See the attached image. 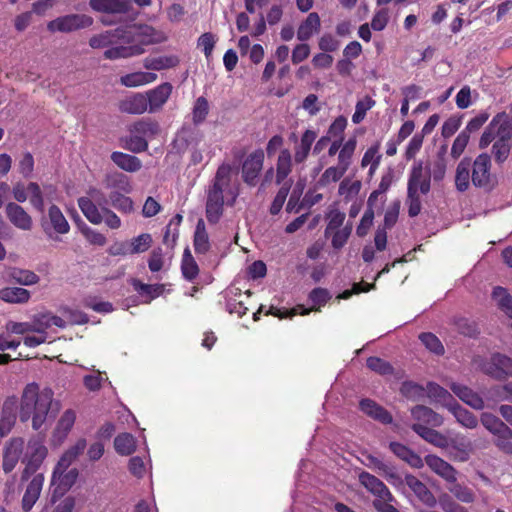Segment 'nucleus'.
I'll list each match as a JSON object with an SVG mask.
<instances>
[{"label": "nucleus", "mask_w": 512, "mask_h": 512, "mask_svg": "<svg viewBox=\"0 0 512 512\" xmlns=\"http://www.w3.org/2000/svg\"><path fill=\"white\" fill-rule=\"evenodd\" d=\"M47 456L48 449L41 437H32L28 440L26 452L22 457L24 468L20 476L21 482L29 481L21 500L24 512H29L40 497L45 477L43 473H37V471Z\"/></svg>", "instance_id": "obj_1"}, {"label": "nucleus", "mask_w": 512, "mask_h": 512, "mask_svg": "<svg viewBox=\"0 0 512 512\" xmlns=\"http://www.w3.org/2000/svg\"><path fill=\"white\" fill-rule=\"evenodd\" d=\"M58 411V402L54 401V392L51 388H41L39 384L28 383L21 394L19 404V418L22 423L31 419L32 428L39 430L53 412Z\"/></svg>", "instance_id": "obj_2"}, {"label": "nucleus", "mask_w": 512, "mask_h": 512, "mask_svg": "<svg viewBox=\"0 0 512 512\" xmlns=\"http://www.w3.org/2000/svg\"><path fill=\"white\" fill-rule=\"evenodd\" d=\"M140 34L133 41H119L104 51L105 59L116 60L121 58H130L141 55L145 52V47L161 41L159 33L156 29L149 25H132Z\"/></svg>", "instance_id": "obj_3"}, {"label": "nucleus", "mask_w": 512, "mask_h": 512, "mask_svg": "<svg viewBox=\"0 0 512 512\" xmlns=\"http://www.w3.org/2000/svg\"><path fill=\"white\" fill-rule=\"evenodd\" d=\"M232 168L229 164L218 167L212 184L207 190L205 206L206 219L210 224H217L224 212V190L231 182Z\"/></svg>", "instance_id": "obj_4"}, {"label": "nucleus", "mask_w": 512, "mask_h": 512, "mask_svg": "<svg viewBox=\"0 0 512 512\" xmlns=\"http://www.w3.org/2000/svg\"><path fill=\"white\" fill-rule=\"evenodd\" d=\"M431 190V170L424 166L423 161H415L411 167L407 182L408 215L416 217L420 214L422 203L420 194L427 195Z\"/></svg>", "instance_id": "obj_5"}, {"label": "nucleus", "mask_w": 512, "mask_h": 512, "mask_svg": "<svg viewBox=\"0 0 512 512\" xmlns=\"http://www.w3.org/2000/svg\"><path fill=\"white\" fill-rule=\"evenodd\" d=\"M133 26H120L113 30H106L102 33L93 35L89 39V45L93 49L106 48L119 43V41H133L140 34Z\"/></svg>", "instance_id": "obj_6"}, {"label": "nucleus", "mask_w": 512, "mask_h": 512, "mask_svg": "<svg viewBox=\"0 0 512 512\" xmlns=\"http://www.w3.org/2000/svg\"><path fill=\"white\" fill-rule=\"evenodd\" d=\"M93 24V18L86 14H68L57 17L48 22V31L70 33L83 28L90 27Z\"/></svg>", "instance_id": "obj_7"}, {"label": "nucleus", "mask_w": 512, "mask_h": 512, "mask_svg": "<svg viewBox=\"0 0 512 512\" xmlns=\"http://www.w3.org/2000/svg\"><path fill=\"white\" fill-rule=\"evenodd\" d=\"M25 441L22 437H12L4 445L2 454V470L5 474L11 473L22 461Z\"/></svg>", "instance_id": "obj_8"}, {"label": "nucleus", "mask_w": 512, "mask_h": 512, "mask_svg": "<svg viewBox=\"0 0 512 512\" xmlns=\"http://www.w3.org/2000/svg\"><path fill=\"white\" fill-rule=\"evenodd\" d=\"M471 181L475 187L491 188V158L487 153H482L471 163Z\"/></svg>", "instance_id": "obj_9"}, {"label": "nucleus", "mask_w": 512, "mask_h": 512, "mask_svg": "<svg viewBox=\"0 0 512 512\" xmlns=\"http://www.w3.org/2000/svg\"><path fill=\"white\" fill-rule=\"evenodd\" d=\"M264 151L257 149L250 153L242 165V179L249 186H255L263 168Z\"/></svg>", "instance_id": "obj_10"}, {"label": "nucleus", "mask_w": 512, "mask_h": 512, "mask_svg": "<svg viewBox=\"0 0 512 512\" xmlns=\"http://www.w3.org/2000/svg\"><path fill=\"white\" fill-rule=\"evenodd\" d=\"M67 468H60L57 471V465L55 466L52 477L51 486L53 487L52 498L62 497L76 482L78 478V470L73 468L65 473Z\"/></svg>", "instance_id": "obj_11"}, {"label": "nucleus", "mask_w": 512, "mask_h": 512, "mask_svg": "<svg viewBox=\"0 0 512 512\" xmlns=\"http://www.w3.org/2000/svg\"><path fill=\"white\" fill-rule=\"evenodd\" d=\"M20 401L15 395L5 399L0 414V440L7 436L16 423V409Z\"/></svg>", "instance_id": "obj_12"}, {"label": "nucleus", "mask_w": 512, "mask_h": 512, "mask_svg": "<svg viewBox=\"0 0 512 512\" xmlns=\"http://www.w3.org/2000/svg\"><path fill=\"white\" fill-rule=\"evenodd\" d=\"M90 8L98 13L125 15L132 9L130 0H89Z\"/></svg>", "instance_id": "obj_13"}, {"label": "nucleus", "mask_w": 512, "mask_h": 512, "mask_svg": "<svg viewBox=\"0 0 512 512\" xmlns=\"http://www.w3.org/2000/svg\"><path fill=\"white\" fill-rule=\"evenodd\" d=\"M5 214L9 222L17 229L23 231H30L32 229V217L18 203H7L5 206Z\"/></svg>", "instance_id": "obj_14"}, {"label": "nucleus", "mask_w": 512, "mask_h": 512, "mask_svg": "<svg viewBox=\"0 0 512 512\" xmlns=\"http://www.w3.org/2000/svg\"><path fill=\"white\" fill-rule=\"evenodd\" d=\"M484 371L498 380L505 379L506 376H512V358L495 353L491 356L490 362L485 366Z\"/></svg>", "instance_id": "obj_15"}, {"label": "nucleus", "mask_w": 512, "mask_h": 512, "mask_svg": "<svg viewBox=\"0 0 512 512\" xmlns=\"http://www.w3.org/2000/svg\"><path fill=\"white\" fill-rule=\"evenodd\" d=\"M359 482L370 493L378 497L380 501L392 502L394 500L393 495L389 491L388 487L376 476L363 471L359 474Z\"/></svg>", "instance_id": "obj_16"}, {"label": "nucleus", "mask_w": 512, "mask_h": 512, "mask_svg": "<svg viewBox=\"0 0 512 512\" xmlns=\"http://www.w3.org/2000/svg\"><path fill=\"white\" fill-rule=\"evenodd\" d=\"M173 86L169 82L162 83L146 92L147 110L154 113L160 110L169 99Z\"/></svg>", "instance_id": "obj_17"}, {"label": "nucleus", "mask_w": 512, "mask_h": 512, "mask_svg": "<svg viewBox=\"0 0 512 512\" xmlns=\"http://www.w3.org/2000/svg\"><path fill=\"white\" fill-rule=\"evenodd\" d=\"M424 460L426 465L447 483H454L457 480L458 471L439 456L427 455Z\"/></svg>", "instance_id": "obj_18"}, {"label": "nucleus", "mask_w": 512, "mask_h": 512, "mask_svg": "<svg viewBox=\"0 0 512 512\" xmlns=\"http://www.w3.org/2000/svg\"><path fill=\"white\" fill-rule=\"evenodd\" d=\"M509 122H505L500 124L498 127V134H500V138L494 142L492 147V153L494 155V159L497 163L501 164L508 158L510 154V144L508 140L511 137V132L508 130Z\"/></svg>", "instance_id": "obj_19"}, {"label": "nucleus", "mask_w": 512, "mask_h": 512, "mask_svg": "<svg viewBox=\"0 0 512 512\" xmlns=\"http://www.w3.org/2000/svg\"><path fill=\"white\" fill-rule=\"evenodd\" d=\"M411 429L422 439L435 447L445 449L450 446V439L432 427L430 428L422 424H412Z\"/></svg>", "instance_id": "obj_20"}, {"label": "nucleus", "mask_w": 512, "mask_h": 512, "mask_svg": "<svg viewBox=\"0 0 512 512\" xmlns=\"http://www.w3.org/2000/svg\"><path fill=\"white\" fill-rule=\"evenodd\" d=\"M411 416L415 424H422L427 427H440L443 424V417L431 408L424 405H416L411 409Z\"/></svg>", "instance_id": "obj_21"}, {"label": "nucleus", "mask_w": 512, "mask_h": 512, "mask_svg": "<svg viewBox=\"0 0 512 512\" xmlns=\"http://www.w3.org/2000/svg\"><path fill=\"white\" fill-rule=\"evenodd\" d=\"M76 420V414L73 410H66L60 417L52 435L54 445H60L67 438Z\"/></svg>", "instance_id": "obj_22"}, {"label": "nucleus", "mask_w": 512, "mask_h": 512, "mask_svg": "<svg viewBox=\"0 0 512 512\" xmlns=\"http://www.w3.org/2000/svg\"><path fill=\"white\" fill-rule=\"evenodd\" d=\"M405 484L413 491L416 497L425 505L433 507L436 498L428 487L414 475L405 476Z\"/></svg>", "instance_id": "obj_23"}, {"label": "nucleus", "mask_w": 512, "mask_h": 512, "mask_svg": "<svg viewBox=\"0 0 512 512\" xmlns=\"http://www.w3.org/2000/svg\"><path fill=\"white\" fill-rule=\"evenodd\" d=\"M359 406L363 413L382 424H391L393 421L391 413L374 400L368 398L362 399Z\"/></svg>", "instance_id": "obj_24"}, {"label": "nucleus", "mask_w": 512, "mask_h": 512, "mask_svg": "<svg viewBox=\"0 0 512 512\" xmlns=\"http://www.w3.org/2000/svg\"><path fill=\"white\" fill-rule=\"evenodd\" d=\"M316 138V131L311 129L304 131V133L301 135L299 143H297L294 148V161L296 164H302L307 160Z\"/></svg>", "instance_id": "obj_25"}, {"label": "nucleus", "mask_w": 512, "mask_h": 512, "mask_svg": "<svg viewBox=\"0 0 512 512\" xmlns=\"http://www.w3.org/2000/svg\"><path fill=\"white\" fill-rule=\"evenodd\" d=\"M180 58L177 55L149 56L143 60V66L147 70L161 71L175 68L179 65Z\"/></svg>", "instance_id": "obj_26"}, {"label": "nucleus", "mask_w": 512, "mask_h": 512, "mask_svg": "<svg viewBox=\"0 0 512 512\" xmlns=\"http://www.w3.org/2000/svg\"><path fill=\"white\" fill-rule=\"evenodd\" d=\"M103 183L106 188L125 194H129L133 190L130 178L126 174L118 171L106 173Z\"/></svg>", "instance_id": "obj_27"}, {"label": "nucleus", "mask_w": 512, "mask_h": 512, "mask_svg": "<svg viewBox=\"0 0 512 512\" xmlns=\"http://www.w3.org/2000/svg\"><path fill=\"white\" fill-rule=\"evenodd\" d=\"M449 388L456 396L472 408L478 410L483 409V399L469 387L459 383H451Z\"/></svg>", "instance_id": "obj_28"}, {"label": "nucleus", "mask_w": 512, "mask_h": 512, "mask_svg": "<svg viewBox=\"0 0 512 512\" xmlns=\"http://www.w3.org/2000/svg\"><path fill=\"white\" fill-rule=\"evenodd\" d=\"M118 108L121 112L127 114H143L147 111V101L142 93H135L122 99Z\"/></svg>", "instance_id": "obj_29"}, {"label": "nucleus", "mask_w": 512, "mask_h": 512, "mask_svg": "<svg viewBox=\"0 0 512 512\" xmlns=\"http://www.w3.org/2000/svg\"><path fill=\"white\" fill-rule=\"evenodd\" d=\"M129 133H134L145 141L153 139L160 132V126L158 122L151 119H141L134 122L128 128Z\"/></svg>", "instance_id": "obj_30"}, {"label": "nucleus", "mask_w": 512, "mask_h": 512, "mask_svg": "<svg viewBox=\"0 0 512 512\" xmlns=\"http://www.w3.org/2000/svg\"><path fill=\"white\" fill-rule=\"evenodd\" d=\"M321 21L318 13L311 12L306 19L302 21L297 29L298 40L305 42L308 41L314 33L319 32Z\"/></svg>", "instance_id": "obj_31"}, {"label": "nucleus", "mask_w": 512, "mask_h": 512, "mask_svg": "<svg viewBox=\"0 0 512 512\" xmlns=\"http://www.w3.org/2000/svg\"><path fill=\"white\" fill-rule=\"evenodd\" d=\"M110 158L118 168L129 173L137 172L142 168V161L131 154L114 151Z\"/></svg>", "instance_id": "obj_32"}, {"label": "nucleus", "mask_w": 512, "mask_h": 512, "mask_svg": "<svg viewBox=\"0 0 512 512\" xmlns=\"http://www.w3.org/2000/svg\"><path fill=\"white\" fill-rule=\"evenodd\" d=\"M389 448L398 458L407 462L410 466L414 468L423 466L422 458L406 445L399 442H390Z\"/></svg>", "instance_id": "obj_33"}, {"label": "nucleus", "mask_w": 512, "mask_h": 512, "mask_svg": "<svg viewBox=\"0 0 512 512\" xmlns=\"http://www.w3.org/2000/svg\"><path fill=\"white\" fill-rule=\"evenodd\" d=\"M131 284L134 290L143 298L145 303H150L163 294V284H145L139 279H132Z\"/></svg>", "instance_id": "obj_34"}, {"label": "nucleus", "mask_w": 512, "mask_h": 512, "mask_svg": "<svg viewBox=\"0 0 512 512\" xmlns=\"http://www.w3.org/2000/svg\"><path fill=\"white\" fill-rule=\"evenodd\" d=\"M193 246L196 254H206L211 247L209 235L205 227V222L202 218L198 219L196 224Z\"/></svg>", "instance_id": "obj_35"}, {"label": "nucleus", "mask_w": 512, "mask_h": 512, "mask_svg": "<svg viewBox=\"0 0 512 512\" xmlns=\"http://www.w3.org/2000/svg\"><path fill=\"white\" fill-rule=\"evenodd\" d=\"M78 206L83 213V215L87 218L89 222L92 224L98 225L103 221V212L102 209L99 210L97 205L93 202L89 197H80L78 199Z\"/></svg>", "instance_id": "obj_36"}, {"label": "nucleus", "mask_w": 512, "mask_h": 512, "mask_svg": "<svg viewBox=\"0 0 512 512\" xmlns=\"http://www.w3.org/2000/svg\"><path fill=\"white\" fill-rule=\"evenodd\" d=\"M471 159L468 157L463 158L456 168L455 186L460 192H465L470 185L471 179Z\"/></svg>", "instance_id": "obj_37"}, {"label": "nucleus", "mask_w": 512, "mask_h": 512, "mask_svg": "<svg viewBox=\"0 0 512 512\" xmlns=\"http://www.w3.org/2000/svg\"><path fill=\"white\" fill-rule=\"evenodd\" d=\"M309 300L313 303V307L306 309L303 306L299 308L300 315H307L310 311H319L331 298L330 293L327 289L317 287L309 293Z\"/></svg>", "instance_id": "obj_38"}, {"label": "nucleus", "mask_w": 512, "mask_h": 512, "mask_svg": "<svg viewBox=\"0 0 512 512\" xmlns=\"http://www.w3.org/2000/svg\"><path fill=\"white\" fill-rule=\"evenodd\" d=\"M493 444L502 453L512 456V429L505 425L494 435Z\"/></svg>", "instance_id": "obj_39"}, {"label": "nucleus", "mask_w": 512, "mask_h": 512, "mask_svg": "<svg viewBox=\"0 0 512 512\" xmlns=\"http://www.w3.org/2000/svg\"><path fill=\"white\" fill-rule=\"evenodd\" d=\"M157 79V75L152 72H133L121 76L120 83L126 87H138L152 83Z\"/></svg>", "instance_id": "obj_40"}, {"label": "nucleus", "mask_w": 512, "mask_h": 512, "mask_svg": "<svg viewBox=\"0 0 512 512\" xmlns=\"http://www.w3.org/2000/svg\"><path fill=\"white\" fill-rule=\"evenodd\" d=\"M292 171V157L288 149H283L277 159L276 164V182H283Z\"/></svg>", "instance_id": "obj_41"}, {"label": "nucleus", "mask_w": 512, "mask_h": 512, "mask_svg": "<svg viewBox=\"0 0 512 512\" xmlns=\"http://www.w3.org/2000/svg\"><path fill=\"white\" fill-rule=\"evenodd\" d=\"M0 299L7 303H26L30 292L21 287H5L0 289Z\"/></svg>", "instance_id": "obj_42"}, {"label": "nucleus", "mask_w": 512, "mask_h": 512, "mask_svg": "<svg viewBox=\"0 0 512 512\" xmlns=\"http://www.w3.org/2000/svg\"><path fill=\"white\" fill-rule=\"evenodd\" d=\"M87 446V442L84 438H80L77 442L70 447L59 459L57 463V470L60 468H68V466L84 452ZM58 471H56L57 473Z\"/></svg>", "instance_id": "obj_43"}, {"label": "nucleus", "mask_w": 512, "mask_h": 512, "mask_svg": "<svg viewBox=\"0 0 512 512\" xmlns=\"http://www.w3.org/2000/svg\"><path fill=\"white\" fill-rule=\"evenodd\" d=\"M181 272L183 277L189 282H193L199 274V266L189 248L184 250L181 261Z\"/></svg>", "instance_id": "obj_44"}, {"label": "nucleus", "mask_w": 512, "mask_h": 512, "mask_svg": "<svg viewBox=\"0 0 512 512\" xmlns=\"http://www.w3.org/2000/svg\"><path fill=\"white\" fill-rule=\"evenodd\" d=\"M48 217L55 232L59 234H66L69 232V223L58 206L54 204L50 206L48 210Z\"/></svg>", "instance_id": "obj_45"}, {"label": "nucleus", "mask_w": 512, "mask_h": 512, "mask_svg": "<svg viewBox=\"0 0 512 512\" xmlns=\"http://www.w3.org/2000/svg\"><path fill=\"white\" fill-rule=\"evenodd\" d=\"M503 119H507V115L503 113H498L493 117L489 125L485 128L483 134L481 135L479 141V147L481 149L486 148L489 144L495 139L497 126L506 121L502 122Z\"/></svg>", "instance_id": "obj_46"}, {"label": "nucleus", "mask_w": 512, "mask_h": 512, "mask_svg": "<svg viewBox=\"0 0 512 512\" xmlns=\"http://www.w3.org/2000/svg\"><path fill=\"white\" fill-rule=\"evenodd\" d=\"M111 205L123 214H130L134 211L133 200L123 192L112 191L109 194Z\"/></svg>", "instance_id": "obj_47"}, {"label": "nucleus", "mask_w": 512, "mask_h": 512, "mask_svg": "<svg viewBox=\"0 0 512 512\" xmlns=\"http://www.w3.org/2000/svg\"><path fill=\"white\" fill-rule=\"evenodd\" d=\"M114 448L120 455H131L136 449L135 438L130 433H121L114 439Z\"/></svg>", "instance_id": "obj_48"}, {"label": "nucleus", "mask_w": 512, "mask_h": 512, "mask_svg": "<svg viewBox=\"0 0 512 512\" xmlns=\"http://www.w3.org/2000/svg\"><path fill=\"white\" fill-rule=\"evenodd\" d=\"M400 393L408 400L420 401L424 399L426 395V389L416 382L404 381L401 384Z\"/></svg>", "instance_id": "obj_49"}, {"label": "nucleus", "mask_w": 512, "mask_h": 512, "mask_svg": "<svg viewBox=\"0 0 512 512\" xmlns=\"http://www.w3.org/2000/svg\"><path fill=\"white\" fill-rule=\"evenodd\" d=\"M448 484L449 492L460 502L470 504L475 501V494L468 486L458 483L457 480L454 483Z\"/></svg>", "instance_id": "obj_50"}, {"label": "nucleus", "mask_w": 512, "mask_h": 512, "mask_svg": "<svg viewBox=\"0 0 512 512\" xmlns=\"http://www.w3.org/2000/svg\"><path fill=\"white\" fill-rule=\"evenodd\" d=\"M452 412L456 418V420L464 427L473 429L476 428L478 425V419L477 417L467 410L466 408H463L460 405H456L452 407Z\"/></svg>", "instance_id": "obj_51"}, {"label": "nucleus", "mask_w": 512, "mask_h": 512, "mask_svg": "<svg viewBox=\"0 0 512 512\" xmlns=\"http://www.w3.org/2000/svg\"><path fill=\"white\" fill-rule=\"evenodd\" d=\"M454 325L457 331L470 338H474L479 334V328L474 320L466 317H458L454 319Z\"/></svg>", "instance_id": "obj_52"}, {"label": "nucleus", "mask_w": 512, "mask_h": 512, "mask_svg": "<svg viewBox=\"0 0 512 512\" xmlns=\"http://www.w3.org/2000/svg\"><path fill=\"white\" fill-rule=\"evenodd\" d=\"M348 168L343 166L342 164H337V166L328 167L319 179V183L322 186H326L330 183L339 181L343 175L346 173Z\"/></svg>", "instance_id": "obj_53"}, {"label": "nucleus", "mask_w": 512, "mask_h": 512, "mask_svg": "<svg viewBox=\"0 0 512 512\" xmlns=\"http://www.w3.org/2000/svg\"><path fill=\"white\" fill-rule=\"evenodd\" d=\"M122 147L133 153L145 152L148 149V141L144 138L137 136L134 133H130L128 136L122 139Z\"/></svg>", "instance_id": "obj_54"}, {"label": "nucleus", "mask_w": 512, "mask_h": 512, "mask_svg": "<svg viewBox=\"0 0 512 512\" xmlns=\"http://www.w3.org/2000/svg\"><path fill=\"white\" fill-rule=\"evenodd\" d=\"M27 191L30 194V204L38 212H44V195L43 192L36 182H29L27 184Z\"/></svg>", "instance_id": "obj_55"}, {"label": "nucleus", "mask_w": 512, "mask_h": 512, "mask_svg": "<svg viewBox=\"0 0 512 512\" xmlns=\"http://www.w3.org/2000/svg\"><path fill=\"white\" fill-rule=\"evenodd\" d=\"M422 344L431 352L436 355H443L445 352L444 346L439 338L430 332H423L419 335Z\"/></svg>", "instance_id": "obj_56"}, {"label": "nucleus", "mask_w": 512, "mask_h": 512, "mask_svg": "<svg viewBox=\"0 0 512 512\" xmlns=\"http://www.w3.org/2000/svg\"><path fill=\"white\" fill-rule=\"evenodd\" d=\"M366 365L370 370L380 375H390L394 370L388 361L376 356L368 357L366 360Z\"/></svg>", "instance_id": "obj_57"}, {"label": "nucleus", "mask_w": 512, "mask_h": 512, "mask_svg": "<svg viewBox=\"0 0 512 512\" xmlns=\"http://www.w3.org/2000/svg\"><path fill=\"white\" fill-rule=\"evenodd\" d=\"M217 42L216 36L211 32L203 33L197 40V46L204 53L207 61L212 58V53Z\"/></svg>", "instance_id": "obj_58"}, {"label": "nucleus", "mask_w": 512, "mask_h": 512, "mask_svg": "<svg viewBox=\"0 0 512 512\" xmlns=\"http://www.w3.org/2000/svg\"><path fill=\"white\" fill-rule=\"evenodd\" d=\"M356 139L350 138L345 143H342L341 149L338 153V162L343 166L349 168L352 160V156L356 149Z\"/></svg>", "instance_id": "obj_59"}, {"label": "nucleus", "mask_w": 512, "mask_h": 512, "mask_svg": "<svg viewBox=\"0 0 512 512\" xmlns=\"http://www.w3.org/2000/svg\"><path fill=\"white\" fill-rule=\"evenodd\" d=\"M10 277L21 285H33L39 281V276L30 270L13 269Z\"/></svg>", "instance_id": "obj_60"}, {"label": "nucleus", "mask_w": 512, "mask_h": 512, "mask_svg": "<svg viewBox=\"0 0 512 512\" xmlns=\"http://www.w3.org/2000/svg\"><path fill=\"white\" fill-rule=\"evenodd\" d=\"M129 243L131 254L143 253L151 247L152 237L148 233H143L134 237Z\"/></svg>", "instance_id": "obj_61"}, {"label": "nucleus", "mask_w": 512, "mask_h": 512, "mask_svg": "<svg viewBox=\"0 0 512 512\" xmlns=\"http://www.w3.org/2000/svg\"><path fill=\"white\" fill-rule=\"evenodd\" d=\"M345 213L337 209L330 211L328 214V223L325 228V237H329L334 230L342 229L345 221Z\"/></svg>", "instance_id": "obj_62"}, {"label": "nucleus", "mask_w": 512, "mask_h": 512, "mask_svg": "<svg viewBox=\"0 0 512 512\" xmlns=\"http://www.w3.org/2000/svg\"><path fill=\"white\" fill-rule=\"evenodd\" d=\"M209 113V104L205 97L200 96L196 99L193 107V122L194 124L202 123Z\"/></svg>", "instance_id": "obj_63"}, {"label": "nucleus", "mask_w": 512, "mask_h": 512, "mask_svg": "<svg viewBox=\"0 0 512 512\" xmlns=\"http://www.w3.org/2000/svg\"><path fill=\"white\" fill-rule=\"evenodd\" d=\"M352 232V224H346L342 229L334 230L332 235V247L334 249H341L348 241Z\"/></svg>", "instance_id": "obj_64"}]
</instances>
